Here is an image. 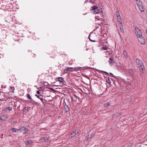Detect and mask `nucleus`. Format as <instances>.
Wrapping results in <instances>:
<instances>
[{"label":"nucleus","instance_id":"1","mask_svg":"<svg viewBox=\"0 0 147 147\" xmlns=\"http://www.w3.org/2000/svg\"><path fill=\"white\" fill-rule=\"evenodd\" d=\"M136 63L138 66L140 67L141 72L143 73V71L144 70V66L143 65L142 61L138 59H136Z\"/></svg>","mask_w":147,"mask_h":147},{"label":"nucleus","instance_id":"2","mask_svg":"<svg viewBox=\"0 0 147 147\" xmlns=\"http://www.w3.org/2000/svg\"><path fill=\"white\" fill-rule=\"evenodd\" d=\"M136 1V3L138 6L141 12H142L144 11V8L142 2L140 0H135Z\"/></svg>","mask_w":147,"mask_h":147},{"label":"nucleus","instance_id":"3","mask_svg":"<svg viewBox=\"0 0 147 147\" xmlns=\"http://www.w3.org/2000/svg\"><path fill=\"white\" fill-rule=\"evenodd\" d=\"M134 31L137 38L142 36V32L139 28H135Z\"/></svg>","mask_w":147,"mask_h":147},{"label":"nucleus","instance_id":"4","mask_svg":"<svg viewBox=\"0 0 147 147\" xmlns=\"http://www.w3.org/2000/svg\"><path fill=\"white\" fill-rule=\"evenodd\" d=\"M102 9L100 8V9H98L94 10H92V13L94 14L99 13V15H101L102 17L104 16V14L103 11L101 10Z\"/></svg>","mask_w":147,"mask_h":147},{"label":"nucleus","instance_id":"5","mask_svg":"<svg viewBox=\"0 0 147 147\" xmlns=\"http://www.w3.org/2000/svg\"><path fill=\"white\" fill-rule=\"evenodd\" d=\"M28 130L24 126H20V132H22L23 134H26L28 132Z\"/></svg>","mask_w":147,"mask_h":147},{"label":"nucleus","instance_id":"6","mask_svg":"<svg viewBox=\"0 0 147 147\" xmlns=\"http://www.w3.org/2000/svg\"><path fill=\"white\" fill-rule=\"evenodd\" d=\"M137 39L140 43L142 45H144L145 44V40L144 38L143 35L138 37Z\"/></svg>","mask_w":147,"mask_h":147},{"label":"nucleus","instance_id":"7","mask_svg":"<svg viewBox=\"0 0 147 147\" xmlns=\"http://www.w3.org/2000/svg\"><path fill=\"white\" fill-rule=\"evenodd\" d=\"M64 109L66 113H67L70 110V108L66 104L65 102L64 103Z\"/></svg>","mask_w":147,"mask_h":147},{"label":"nucleus","instance_id":"8","mask_svg":"<svg viewBox=\"0 0 147 147\" xmlns=\"http://www.w3.org/2000/svg\"><path fill=\"white\" fill-rule=\"evenodd\" d=\"M56 80L62 83H65V82L64 80V78L61 77L57 78L56 79Z\"/></svg>","mask_w":147,"mask_h":147},{"label":"nucleus","instance_id":"9","mask_svg":"<svg viewBox=\"0 0 147 147\" xmlns=\"http://www.w3.org/2000/svg\"><path fill=\"white\" fill-rule=\"evenodd\" d=\"M35 96L38 98L40 99V100L42 101V103L44 104V102L43 101L45 100V101L47 102V100H45V99H43L42 98V96L41 95H38L36 94L35 95Z\"/></svg>","mask_w":147,"mask_h":147},{"label":"nucleus","instance_id":"10","mask_svg":"<svg viewBox=\"0 0 147 147\" xmlns=\"http://www.w3.org/2000/svg\"><path fill=\"white\" fill-rule=\"evenodd\" d=\"M26 96L27 97V98L28 99H30L31 101H32L33 102H34L35 103V104H36V102H35L33 100V99L31 98L30 95L29 94H26Z\"/></svg>","mask_w":147,"mask_h":147},{"label":"nucleus","instance_id":"11","mask_svg":"<svg viewBox=\"0 0 147 147\" xmlns=\"http://www.w3.org/2000/svg\"><path fill=\"white\" fill-rule=\"evenodd\" d=\"M123 55H124V57L125 58L127 59L129 58V56L128 55L127 53V52H126V51L125 50H124L123 51Z\"/></svg>","mask_w":147,"mask_h":147},{"label":"nucleus","instance_id":"12","mask_svg":"<svg viewBox=\"0 0 147 147\" xmlns=\"http://www.w3.org/2000/svg\"><path fill=\"white\" fill-rule=\"evenodd\" d=\"M109 64L111 65H112L115 63V61H114L113 59H112L111 58H110L109 59Z\"/></svg>","mask_w":147,"mask_h":147},{"label":"nucleus","instance_id":"13","mask_svg":"<svg viewBox=\"0 0 147 147\" xmlns=\"http://www.w3.org/2000/svg\"><path fill=\"white\" fill-rule=\"evenodd\" d=\"M11 131L12 132H13L16 133H18L20 132V128L18 129L16 128H13Z\"/></svg>","mask_w":147,"mask_h":147},{"label":"nucleus","instance_id":"14","mask_svg":"<svg viewBox=\"0 0 147 147\" xmlns=\"http://www.w3.org/2000/svg\"><path fill=\"white\" fill-rule=\"evenodd\" d=\"M74 68L75 69H80L81 68V67H77L74 68H73L71 67H67V70H69V71H71Z\"/></svg>","mask_w":147,"mask_h":147},{"label":"nucleus","instance_id":"15","mask_svg":"<svg viewBox=\"0 0 147 147\" xmlns=\"http://www.w3.org/2000/svg\"><path fill=\"white\" fill-rule=\"evenodd\" d=\"M86 97L88 98H90L92 96V93H90L89 91H88L87 93H86Z\"/></svg>","mask_w":147,"mask_h":147},{"label":"nucleus","instance_id":"16","mask_svg":"<svg viewBox=\"0 0 147 147\" xmlns=\"http://www.w3.org/2000/svg\"><path fill=\"white\" fill-rule=\"evenodd\" d=\"M100 16H96L95 17V19L96 20H99L101 19L102 20V17H102L101 16V15H99Z\"/></svg>","mask_w":147,"mask_h":147},{"label":"nucleus","instance_id":"17","mask_svg":"<svg viewBox=\"0 0 147 147\" xmlns=\"http://www.w3.org/2000/svg\"><path fill=\"white\" fill-rule=\"evenodd\" d=\"M15 90V88L14 87L10 86L9 88V90L10 92L11 93H13Z\"/></svg>","mask_w":147,"mask_h":147},{"label":"nucleus","instance_id":"18","mask_svg":"<svg viewBox=\"0 0 147 147\" xmlns=\"http://www.w3.org/2000/svg\"><path fill=\"white\" fill-rule=\"evenodd\" d=\"M13 38L14 39V40L16 41H17L18 42H19L20 41V40L19 38V37L18 36H14Z\"/></svg>","mask_w":147,"mask_h":147},{"label":"nucleus","instance_id":"19","mask_svg":"<svg viewBox=\"0 0 147 147\" xmlns=\"http://www.w3.org/2000/svg\"><path fill=\"white\" fill-rule=\"evenodd\" d=\"M49 140L48 138L47 137H45L42 138V140L43 142H47Z\"/></svg>","mask_w":147,"mask_h":147},{"label":"nucleus","instance_id":"20","mask_svg":"<svg viewBox=\"0 0 147 147\" xmlns=\"http://www.w3.org/2000/svg\"><path fill=\"white\" fill-rule=\"evenodd\" d=\"M100 8H99L97 5L92 6V10H94L100 9Z\"/></svg>","mask_w":147,"mask_h":147},{"label":"nucleus","instance_id":"21","mask_svg":"<svg viewBox=\"0 0 147 147\" xmlns=\"http://www.w3.org/2000/svg\"><path fill=\"white\" fill-rule=\"evenodd\" d=\"M129 72L131 76H133L134 75V72L133 70L129 69Z\"/></svg>","mask_w":147,"mask_h":147},{"label":"nucleus","instance_id":"22","mask_svg":"<svg viewBox=\"0 0 147 147\" xmlns=\"http://www.w3.org/2000/svg\"><path fill=\"white\" fill-rule=\"evenodd\" d=\"M70 137L72 138L74 137L76 135V134H75V133L73 131L70 134Z\"/></svg>","mask_w":147,"mask_h":147},{"label":"nucleus","instance_id":"23","mask_svg":"<svg viewBox=\"0 0 147 147\" xmlns=\"http://www.w3.org/2000/svg\"><path fill=\"white\" fill-rule=\"evenodd\" d=\"M73 131L75 133V134H76V135H77L79 133L80 131L78 129H77L74 130Z\"/></svg>","mask_w":147,"mask_h":147},{"label":"nucleus","instance_id":"24","mask_svg":"<svg viewBox=\"0 0 147 147\" xmlns=\"http://www.w3.org/2000/svg\"><path fill=\"white\" fill-rule=\"evenodd\" d=\"M69 70H67V68H65V69L63 70V72L64 73H67L68 71H69Z\"/></svg>","mask_w":147,"mask_h":147},{"label":"nucleus","instance_id":"25","mask_svg":"<svg viewBox=\"0 0 147 147\" xmlns=\"http://www.w3.org/2000/svg\"><path fill=\"white\" fill-rule=\"evenodd\" d=\"M5 116L3 115H2L0 116V119L1 120H4L5 119Z\"/></svg>","mask_w":147,"mask_h":147},{"label":"nucleus","instance_id":"26","mask_svg":"<svg viewBox=\"0 0 147 147\" xmlns=\"http://www.w3.org/2000/svg\"><path fill=\"white\" fill-rule=\"evenodd\" d=\"M101 49H103L105 50H106L107 49V48L105 46H102L101 48Z\"/></svg>","mask_w":147,"mask_h":147},{"label":"nucleus","instance_id":"27","mask_svg":"<svg viewBox=\"0 0 147 147\" xmlns=\"http://www.w3.org/2000/svg\"><path fill=\"white\" fill-rule=\"evenodd\" d=\"M109 104L110 103L109 102H107L104 104V106L105 107H107L109 105Z\"/></svg>","mask_w":147,"mask_h":147},{"label":"nucleus","instance_id":"28","mask_svg":"<svg viewBox=\"0 0 147 147\" xmlns=\"http://www.w3.org/2000/svg\"><path fill=\"white\" fill-rule=\"evenodd\" d=\"M121 115V113H117L115 114V115L117 117H119Z\"/></svg>","mask_w":147,"mask_h":147},{"label":"nucleus","instance_id":"29","mask_svg":"<svg viewBox=\"0 0 147 147\" xmlns=\"http://www.w3.org/2000/svg\"><path fill=\"white\" fill-rule=\"evenodd\" d=\"M72 100L73 101L75 102L77 101V98L76 97H74V98H72Z\"/></svg>","mask_w":147,"mask_h":147},{"label":"nucleus","instance_id":"30","mask_svg":"<svg viewBox=\"0 0 147 147\" xmlns=\"http://www.w3.org/2000/svg\"><path fill=\"white\" fill-rule=\"evenodd\" d=\"M123 147H125L124 146ZM127 147H133V146L131 143H129L128 144V146Z\"/></svg>","mask_w":147,"mask_h":147},{"label":"nucleus","instance_id":"31","mask_svg":"<svg viewBox=\"0 0 147 147\" xmlns=\"http://www.w3.org/2000/svg\"><path fill=\"white\" fill-rule=\"evenodd\" d=\"M115 13H116V15L117 16H120V15L119 13V12H118V11H116Z\"/></svg>","mask_w":147,"mask_h":147},{"label":"nucleus","instance_id":"32","mask_svg":"<svg viewBox=\"0 0 147 147\" xmlns=\"http://www.w3.org/2000/svg\"><path fill=\"white\" fill-rule=\"evenodd\" d=\"M92 137V134H90V136L89 135H88V136L87 137V139H88L89 138H90Z\"/></svg>","mask_w":147,"mask_h":147},{"label":"nucleus","instance_id":"33","mask_svg":"<svg viewBox=\"0 0 147 147\" xmlns=\"http://www.w3.org/2000/svg\"><path fill=\"white\" fill-rule=\"evenodd\" d=\"M92 34V32H90L89 35V36H88V38H89V40H90V41H91V42H92V40L90 38V37L91 36V34Z\"/></svg>","mask_w":147,"mask_h":147},{"label":"nucleus","instance_id":"34","mask_svg":"<svg viewBox=\"0 0 147 147\" xmlns=\"http://www.w3.org/2000/svg\"><path fill=\"white\" fill-rule=\"evenodd\" d=\"M120 29L121 32L122 33H123L124 32V29L123 28V27L120 28Z\"/></svg>","mask_w":147,"mask_h":147},{"label":"nucleus","instance_id":"35","mask_svg":"<svg viewBox=\"0 0 147 147\" xmlns=\"http://www.w3.org/2000/svg\"><path fill=\"white\" fill-rule=\"evenodd\" d=\"M117 20H121V18L120 16H117Z\"/></svg>","mask_w":147,"mask_h":147},{"label":"nucleus","instance_id":"36","mask_svg":"<svg viewBox=\"0 0 147 147\" xmlns=\"http://www.w3.org/2000/svg\"><path fill=\"white\" fill-rule=\"evenodd\" d=\"M27 143L28 144H31L32 143V142L31 141H27Z\"/></svg>","mask_w":147,"mask_h":147},{"label":"nucleus","instance_id":"37","mask_svg":"<svg viewBox=\"0 0 147 147\" xmlns=\"http://www.w3.org/2000/svg\"><path fill=\"white\" fill-rule=\"evenodd\" d=\"M7 109L9 110V111H11L12 109V108L10 107H8L7 108Z\"/></svg>","mask_w":147,"mask_h":147},{"label":"nucleus","instance_id":"38","mask_svg":"<svg viewBox=\"0 0 147 147\" xmlns=\"http://www.w3.org/2000/svg\"><path fill=\"white\" fill-rule=\"evenodd\" d=\"M120 28L123 27V26L122 24V23H121L120 24H118Z\"/></svg>","mask_w":147,"mask_h":147},{"label":"nucleus","instance_id":"39","mask_svg":"<svg viewBox=\"0 0 147 147\" xmlns=\"http://www.w3.org/2000/svg\"><path fill=\"white\" fill-rule=\"evenodd\" d=\"M36 93L39 95H40V91L39 90H38L36 92Z\"/></svg>","mask_w":147,"mask_h":147},{"label":"nucleus","instance_id":"40","mask_svg":"<svg viewBox=\"0 0 147 147\" xmlns=\"http://www.w3.org/2000/svg\"><path fill=\"white\" fill-rule=\"evenodd\" d=\"M110 79L109 78H108V79L107 80V82L109 83L110 84Z\"/></svg>","mask_w":147,"mask_h":147},{"label":"nucleus","instance_id":"41","mask_svg":"<svg viewBox=\"0 0 147 147\" xmlns=\"http://www.w3.org/2000/svg\"><path fill=\"white\" fill-rule=\"evenodd\" d=\"M117 22L118 24H120L121 23H122L121 22V20H117Z\"/></svg>","mask_w":147,"mask_h":147},{"label":"nucleus","instance_id":"42","mask_svg":"<svg viewBox=\"0 0 147 147\" xmlns=\"http://www.w3.org/2000/svg\"><path fill=\"white\" fill-rule=\"evenodd\" d=\"M28 109V107H26L24 108V110H27Z\"/></svg>","mask_w":147,"mask_h":147},{"label":"nucleus","instance_id":"43","mask_svg":"<svg viewBox=\"0 0 147 147\" xmlns=\"http://www.w3.org/2000/svg\"><path fill=\"white\" fill-rule=\"evenodd\" d=\"M48 84V83L47 82H45V86H47Z\"/></svg>","mask_w":147,"mask_h":147},{"label":"nucleus","instance_id":"44","mask_svg":"<svg viewBox=\"0 0 147 147\" xmlns=\"http://www.w3.org/2000/svg\"><path fill=\"white\" fill-rule=\"evenodd\" d=\"M102 71V72H104L105 73H106L107 74H109L108 73H107V72H106V71Z\"/></svg>","mask_w":147,"mask_h":147},{"label":"nucleus","instance_id":"45","mask_svg":"<svg viewBox=\"0 0 147 147\" xmlns=\"http://www.w3.org/2000/svg\"><path fill=\"white\" fill-rule=\"evenodd\" d=\"M49 89L50 90H54L53 88H49Z\"/></svg>","mask_w":147,"mask_h":147},{"label":"nucleus","instance_id":"46","mask_svg":"<svg viewBox=\"0 0 147 147\" xmlns=\"http://www.w3.org/2000/svg\"><path fill=\"white\" fill-rule=\"evenodd\" d=\"M110 74L111 75V76L112 77H113V74L112 73H110Z\"/></svg>","mask_w":147,"mask_h":147},{"label":"nucleus","instance_id":"47","mask_svg":"<svg viewBox=\"0 0 147 147\" xmlns=\"http://www.w3.org/2000/svg\"><path fill=\"white\" fill-rule=\"evenodd\" d=\"M88 0H86L85 1V3H86V2H88Z\"/></svg>","mask_w":147,"mask_h":147},{"label":"nucleus","instance_id":"48","mask_svg":"<svg viewBox=\"0 0 147 147\" xmlns=\"http://www.w3.org/2000/svg\"><path fill=\"white\" fill-rule=\"evenodd\" d=\"M1 87L2 88H4V87H3V85H2L1 86Z\"/></svg>","mask_w":147,"mask_h":147},{"label":"nucleus","instance_id":"49","mask_svg":"<svg viewBox=\"0 0 147 147\" xmlns=\"http://www.w3.org/2000/svg\"><path fill=\"white\" fill-rule=\"evenodd\" d=\"M90 3H92V0H90Z\"/></svg>","mask_w":147,"mask_h":147},{"label":"nucleus","instance_id":"50","mask_svg":"<svg viewBox=\"0 0 147 147\" xmlns=\"http://www.w3.org/2000/svg\"><path fill=\"white\" fill-rule=\"evenodd\" d=\"M92 80V79H91V80H90V84H91V82Z\"/></svg>","mask_w":147,"mask_h":147},{"label":"nucleus","instance_id":"51","mask_svg":"<svg viewBox=\"0 0 147 147\" xmlns=\"http://www.w3.org/2000/svg\"><path fill=\"white\" fill-rule=\"evenodd\" d=\"M90 10H92V7L90 8Z\"/></svg>","mask_w":147,"mask_h":147},{"label":"nucleus","instance_id":"52","mask_svg":"<svg viewBox=\"0 0 147 147\" xmlns=\"http://www.w3.org/2000/svg\"><path fill=\"white\" fill-rule=\"evenodd\" d=\"M96 41H94V40H92V42H95Z\"/></svg>","mask_w":147,"mask_h":147},{"label":"nucleus","instance_id":"53","mask_svg":"<svg viewBox=\"0 0 147 147\" xmlns=\"http://www.w3.org/2000/svg\"><path fill=\"white\" fill-rule=\"evenodd\" d=\"M88 49H86V50H88Z\"/></svg>","mask_w":147,"mask_h":147},{"label":"nucleus","instance_id":"54","mask_svg":"<svg viewBox=\"0 0 147 147\" xmlns=\"http://www.w3.org/2000/svg\"><path fill=\"white\" fill-rule=\"evenodd\" d=\"M142 145H140V147H142Z\"/></svg>","mask_w":147,"mask_h":147},{"label":"nucleus","instance_id":"55","mask_svg":"<svg viewBox=\"0 0 147 147\" xmlns=\"http://www.w3.org/2000/svg\"><path fill=\"white\" fill-rule=\"evenodd\" d=\"M5 88V86H4V88Z\"/></svg>","mask_w":147,"mask_h":147},{"label":"nucleus","instance_id":"56","mask_svg":"<svg viewBox=\"0 0 147 147\" xmlns=\"http://www.w3.org/2000/svg\"><path fill=\"white\" fill-rule=\"evenodd\" d=\"M92 4H93V1L92 2Z\"/></svg>","mask_w":147,"mask_h":147}]
</instances>
